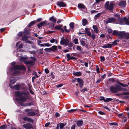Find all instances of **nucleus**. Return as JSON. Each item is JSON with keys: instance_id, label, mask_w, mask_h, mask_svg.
Masks as SVG:
<instances>
[{"instance_id": "39", "label": "nucleus", "mask_w": 129, "mask_h": 129, "mask_svg": "<svg viewBox=\"0 0 129 129\" xmlns=\"http://www.w3.org/2000/svg\"><path fill=\"white\" fill-rule=\"evenodd\" d=\"M44 50L47 52H51V48H46Z\"/></svg>"}, {"instance_id": "2", "label": "nucleus", "mask_w": 129, "mask_h": 129, "mask_svg": "<svg viewBox=\"0 0 129 129\" xmlns=\"http://www.w3.org/2000/svg\"><path fill=\"white\" fill-rule=\"evenodd\" d=\"M76 81L78 83L79 88H82L84 84V82L83 79L80 78H74L72 79V82L73 83H74Z\"/></svg>"}, {"instance_id": "26", "label": "nucleus", "mask_w": 129, "mask_h": 129, "mask_svg": "<svg viewBox=\"0 0 129 129\" xmlns=\"http://www.w3.org/2000/svg\"><path fill=\"white\" fill-rule=\"evenodd\" d=\"M117 83L120 85V86L122 87H126L128 85H127L122 83L120 82L119 81H117Z\"/></svg>"}, {"instance_id": "49", "label": "nucleus", "mask_w": 129, "mask_h": 129, "mask_svg": "<svg viewBox=\"0 0 129 129\" xmlns=\"http://www.w3.org/2000/svg\"><path fill=\"white\" fill-rule=\"evenodd\" d=\"M80 44L82 46H85L86 45L85 43V42L82 40L80 41Z\"/></svg>"}, {"instance_id": "16", "label": "nucleus", "mask_w": 129, "mask_h": 129, "mask_svg": "<svg viewBox=\"0 0 129 129\" xmlns=\"http://www.w3.org/2000/svg\"><path fill=\"white\" fill-rule=\"evenodd\" d=\"M76 124L78 126L80 127L82 125L83 123V121L82 120H79L76 122Z\"/></svg>"}, {"instance_id": "54", "label": "nucleus", "mask_w": 129, "mask_h": 129, "mask_svg": "<svg viewBox=\"0 0 129 129\" xmlns=\"http://www.w3.org/2000/svg\"><path fill=\"white\" fill-rule=\"evenodd\" d=\"M90 37H91L92 39L93 40H94L95 39V35L94 34H92L91 35V36H90Z\"/></svg>"}, {"instance_id": "50", "label": "nucleus", "mask_w": 129, "mask_h": 129, "mask_svg": "<svg viewBox=\"0 0 129 129\" xmlns=\"http://www.w3.org/2000/svg\"><path fill=\"white\" fill-rule=\"evenodd\" d=\"M73 41L75 44H78V40L77 39H74Z\"/></svg>"}, {"instance_id": "1", "label": "nucleus", "mask_w": 129, "mask_h": 129, "mask_svg": "<svg viewBox=\"0 0 129 129\" xmlns=\"http://www.w3.org/2000/svg\"><path fill=\"white\" fill-rule=\"evenodd\" d=\"M110 91L112 93H117L122 90V88L119 85L115 84V86H111L110 88Z\"/></svg>"}, {"instance_id": "48", "label": "nucleus", "mask_w": 129, "mask_h": 129, "mask_svg": "<svg viewBox=\"0 0 129 129\" xmlns=\"http://www.w3.org/2000/svg\"><path fill=\"white\" fill-rule=\"evenodd\" d=\"M107 48H110L112 47V44H108L106 45Z\"/></svg>"}, {"instance_id": "8", "label": "nucleus", "mask_w": 129, "mask_h": 129, "mask_svg": "<svg viewBox=\"0 0 129 129\" xmlns=\"http://www.w3.org/2000/svg\"><path fill=\"white\" fill-rule=\"evenodd\" d=\"M125 32L124 31H119L118 38L119 39H121L123 37L124 38Z\"/></svg>"}, {"instance_id": "52", "label": "nucleus", "mask_w": 129, "mask_h": 129, "mask_svg": "<svg viewBox=\"0 0 129 129\" xmlns=\"http://www.w3.org/2000/svg\"><path fill=\"white\" fill-rule=\"evenodd\" d=\"M96 73L98 74H99L100 73V72L99 70V68L98 67V66L97 65L96 66Z\"/></svg>"}, {"instance_id": "3", "label": "nucleus", "mask_w": 129, "mask_h": 129, "mask_svg": "<svg viewBox=\"0 0 129 129\" xmlns=\"http://www.w3.org/2000/svg\"><path fill=\"white\" fill-rule=\"evenodd\" d=\"M114 4L111 2L109 4V2H106L105 4V7L107 9L110 11L111 12H113L114 8Z\"/></svg>"}, {"instance_id": "63", "label": "nucleus", "mask_w": 129, "mask_h": 129, "mask_svg": "<svg viewBox=\"0 0 129 129\" xmlns=\"http://www.w3.org/2000/svg\"><path fill=\"white\" fill-rule=\"evenodd\" d=\"M114 16L115 17H117L118 18L119 17H120V15L119 14H114Z\"/></svg>"}, {"instance_id": "17", "label": "nucleus", "mask_w": 129, "mask_h": 129, "mask_svg": "<svg viewBox=\"0 0 129 129\" xmlns=\"http://www.w3.org/2000/svg\"><path fill=\"white\" fill-rule=\"evenodd\" d=\"M24 63L26 64L31 65L32 66L34 65L35 64V62H33L31 60L25 61Z\"/></svg>"}, {"instance_id": "53", "label": "nucleus", "mask_w": 129, "mask_h": 129, "mask_svg": "<svg viewBox=\"0 0 129 129\" xmlns=\"http://www.w3.org/2000/svg\"><path fill=\"white\" fill-rule=\"evenodd\" d=\"M65 45L66 46H68L69 43V40L67 39H66V41L65 42Z\"/></svg>"}, {"instance_id": "35", "label": "nucleus", "mask_w": 129, "mask_h": 129, "mask_svg": "<svg viewBox=\"0 0 129 129\" xmlns=\"http://www.w3.org/2000/svg\"><path fill=\"white\" fill-rule=\"evenodd\" d=\"M93 28L95 32L96 33H98V30L97 27L95 25H94L93 26Z\"/></svg>"}, {"instance_id": "23", "label": "nucleus", "mask_w": 129, "mask_h": 129, "mask_svg": "<svg viewBox=\"0 0 129 129\" xmlns=\"http://www.w3.org/2000/svg\"><path fill=\"white\" fill-rule=\"evenodd\" d=\"M67 124L66 122H63L59 123V128L60 129H62L64 126Z\"/></svg>"}, {"instance_id": "10", "label": "nucleus", "mask_w": 129, "mask_h": 129, "mask_svg": "<svg viewBox=\"0 0 129 129\" xmlns=\"http://www.w3.org/2000/svg\"><path fill=\"white\" fill-rule=\"evenodd\" d=\"M15 94L16 97H20L23 94H26V93L25 92H20V91H17L15 92Z\"/></svg>"}, {"instance_id": "38", "label": "nucleus", "mask_w": 129, "mask_h": 129, "mask_svg": "<svg viewBox=\"0 0 129 129\" xmlns=\"http://www.w3.org/2000/svg\"><path fill=\"white\" fill-rule=\"evenodd\" d=\"M113 100V99L112 98H107L105 99V102H108L112 101Z\"/></svg>"}, {"instance_id": "22", "label": "nucleus", "mask_w": 129, "mask_h": 129, "mask_svg": "<svg viewBox=\"0 0 129 129\" xmlns=\"http://www.w3.org/2000/svg\"><path fill=\"white\" fill-rule=\"evenodd\" d=\"M123 21L124 22H125V24L129 25V21L126 17H124Z\"/></svg>"}, {"instance_id": "4", "label": "nucleus", "mask_w": 129, "mask_h": 129, "mask_svg": "<svg viewBox=\"0 0 129 129\" xmlns=\"http://www.w3.org/2000/svg\"><path fill=\"white\" fill-rule=\"evenodd\" d=\"M12 68L14 71H15L16 70H25V68L24 66L19 65H18L13 66Z\"/></svg>"}, {"instance_id": "14", "label": "nucleus", "mask_w": 129, "mask_h": 129, "mask_svg": "<svg viewBox=\"0 0 129 129\" xmlns=\"http://www.w3.org/2000/svg\"><path fill=\"white\" fill-rule=\"evenodd\" d=\"M126 5V2L125 1H122L120 2L119 4V6L123 7H125Z\"/></svg>"}, {"instance_id": "42", "label": "nucleus", "mask_w": 129, "mask_h": 129, "mask_svg": "<svg viewBox=\"0 0 129 129\" xmlns=\"http://www.w3.org/2000/svg\"><path fill=\"white\" fill-rule=\"evenodd\" d=\"M124 38L127 39H129V33H125V36Z\"/></svg>"}, {"instance_id": "56", "label": "nucleus", "mask_w": 129, "mask_h": 129, "mask_svg": "<svg viewBox=\"0 0 129 129\" xmlns=\"http://www.w3.org/2000/svg\"><path fill=\"white\" fill-rule=\"evenodd\" d=\"M107 31L108 33L111 34L113 30L112 29L109 28L108 29Z\"/></svg>"}, {"instance_id": "29", "label": "nucleus", "mask_w": 129, "mask_h": 129, "mask_svg": "<svg viewBox=\"0 0 129 129\" xmlns=\"http://www.w3.org/2000/svg\"><path fill=\"white\" fill-rule=\"evenodd\" d=\"M35 21H32L29 23V24L27 25V26L29 27H31L32 25L35 24Z\"/></svg>"}, {"instance_id": "62", "label": "nucleus", "mask_w": 129, "mask_h": 129, "mask_svg": "<svg viewBox=\"0 0 129 129\" xmlns=\"http://www.w3.org/2000/svg\"><path fill=\"white\" fill-rule=\"evenodd\" d=\"M54 26V24L53 23H52L49 26L51 28H53Z\"/></svg>"}, {"instance_id": "57", "label": "nucleus", "mask_w": 129, "mask_h": 129, "mask_svg": "<svg viewBox=\"0 0 129 129\" xmlns=\"http://www.w3.org/2000/svg\"><path fill=\"white\" fill-rule=\"evenodd\" d=\"M19 104L22 106L24 107L26 106L25 104H24L21 102H19Z\"/></svg>"}, {"instance_id": "59", "label": "nucleus", "mask_w": 129, "mask_h": 129, "mask_svg": "<svg viewBox=\"0 0 129 129\" xmlns=\"http://www.w3.org/2000/svg\"><path fill=\"white\" fill-rule=\"evenodd\" d=\"M76 49L77 50L81 51V47L80 46H78L76 47Z\"/></svg>"}, {"instance_id": "60", "label": "nucleus", "mask_w": 129, "mask_h": 129, "mask_svg": "<svg viewBox=\"0 0 129 129\" xmlns=\"http://www.w3.org/2000/svg\"><path fill=\"white\" fill-rule=\"evenodd\" d=\"M118 43L115 41L114 40V41L112 43V45H117Z\"/></svg>"}, {"instance_id": "41", "label": "nucleus", "mask_w": 129, "mask_h": 129, "mask_svg": "<svg viewBox=\"0 0 129 129\" xmlns=\"http://www.w3.org/2000/svg\"><path fill=\"white\" fill-rule=\"evenodd\" d=\"M26 106H33L34 105V104L32 102H30L28 103H25Z\"/></svg>"}, {"instance_id": "30", "label": "nucleus", "mask_w": 129, "mask_h": 129, "mask_svg": "<svg viewBox=\"0 0 129 129\" xmlns=\"http://www.w3.org/2000/svg\"><path fill=\"white\" fill-rule=\"evenodd\" d=\"M109 81L113 82H116L117 83V81H119L118 80H116L115 78H110L109 79Z\"/></svg>"}, {"instance_id": "25", "label": "nucleus", "mask_w": 129, "mask_h": 129, "mask_svg": "<svg viewBox=\"0 0 129 129\" xmlns=\"http://www.w3.org/2000/svg\"><path fill=\"white\" fill-rule=\"evenodd\" d=\"M14 88L17 90H20V86L19 84H18L14 85Z\"/></svg>"}, {"instance_id": "28", "label": "nucleus", "mask_w": 129, "mask_h": 129, "mask_svg": "<svg viewBox=\"0 0 129 129\" xmlns=\"http://www.w3.org/2000/svg\"><path fill=\"white\" fill-rule=\"evenodd\" d=\"M63 38H61V40L60 41V44L61 45H65V42L66 41V39H63Z\"/></svg>"}, {"instance_id": "19", "label": "nucleus", "mask_w": 129, "mask_h": 129, "mask_svg": "<svg viewBox=\"0 0 129 129\" xmlns=\"http://www.w3.org/2000/svg\"><path fill=\"white\" fill-rule=\"evenodd\" d=\"M49 20L50 21L53 23H56V19L53 16H52L50 17Z\"/></svg>"}, {"instance_id": "43", "label": "nucleus", "mask_w": 129, "mask_h": 129, "mask_svg": "<svg viewBox=\"0 0 129 129\" xmlns=\"http://www.w3.org/2000/svg\"><path fill=\"white\" fill-rule=\"evenodd\" d=\"M25 33L27 35H30V30H25L24 31Z\"/></svg>"}, {"instance_id": "31", "label": "nucleus", "mask_w": 129, "mask_h": 129, "mask_svg": "<svg viewBox=\"0 0 129 129\" xmlns=\"http://www.w3.org/2000/svg\"><path fill=\"white\" fill-rule=\"evenodd\" d=\"M119 31L117 30H114L112 33V34L113 35V36H118V33Z\"/></svg>"}, {"instance_id": "5", "label": "nucleus", "mask_w": 129, "mask_h": 129, "mask_svg": "<svg viewBox=\"0 0 129 129\" xmlns=\"http://www.w3.org/2000/svg\"><path fill=\"white\" fill-rule=\"evenodd\" d=\"M49 23H47V22L46 20L42 22L39 23L37 25L38 27L39 28H40L41 27H42V26H45L48 25H49Z\"/></svg>"}, {"instance_id": "44", "label": "nucleus", "mask_w": 129, "mask_h": 129, "mask_svg": "<svg viewBox=\"0 0 129 129\" xmlns=\"http://www.w3.org/2000/svg\"><path fill=\"white\" fill-rule=\"evenodd\" d=\"M6 126L4 124L0 126V129H6Z\"/></svg>"}, {"instance_id": "64", "label": "nucleus", "mask_w": 129, "mask_h": 129, "mask_svg": "<svg viewBox=\"0 0 129 129\" xmlns=\"http://www.w3.org/2000/svg\"><path fill=\"white\" fill-rule=\"evenodd\" d=\"M21 60L22 61H24L26 59V58L24 57L21 56L20 57Z\"/></svg>"}, {"instance_id": "61", "label": "nucleus", "mask_w": 129, "mask_h": 129, "mask_svg": "<svg viewBox=\"0 0 129 129\" xmlns=\"http://www.w3.org/2000/svg\"><path fill=\"white\" fill-rule=\"evenodd\" d=\"M22 33L21 32H19L17 34V36L19 37H20L21 36H22Z\"/></svg>"}, {"instance_id": "32", "label": "nucleus", "mask_w": 129, "mask_h": 129, "mask_svg": "<svg viewBox=\"0 0 129 129\" xmlns=\"http://www.w3.org/2000/svg\"><path fill=\"white\" fill-rule=\"evenodd\" d=\"M51 48V51L53 52H54L57 50V47L55 45L52 46Z\"/></svg>"}, {"instance_id": "18", "label": "nucleus", "mask_w": 129, "mask_h": 129, "mask_svg": "<svg viewBox=\"0 0 129 129\" xmlns=\"http://www.w3.org/2000/svg\"><path fill=\"white\" fill-rule=\"evenodd\" d=\"M73 75L75 76H79L82 75V73L80 71L78 72H75L73 73Z\"/></svg>"}, {"instance_id": "20", "label": "nucleus", "mask_w": 129, "mask_h": 129, "mask_svg": "<svg viewBox=\"0 0 129 129\" xmlns=\"http://www.w3.org/2000/svg\"><path fill=\"white\" fill-rule=\"evenodd\" d=\"M28 38V36L26 35H24L22 36L21 38V40L23 41H26Z\"/></svg>"}, {"instance_id": "36", "label": "nucleus", "mask_w": 129, "mask_h": 129, "mask_svg": "<svg viewBox=\"0 0 129 129\" xmlns=\"http://www.w3.org/2000/svg\"><path fill=\"white\" fill-rule=\"evenodd\" d=\"M74 23L73 22H71L69 24L70 27L72 29H73L74 28Z\"/></svg>"}, {"instance_id": "6", "label": "nucleus", "mask_w": 129, "mask_h": 129, "mask_svg": "<svg viewBox=\"0 0 129 129\" xmlns=\"http://www.w3.org/2000/svg\"><path fill=\"white\" fill-rule=\"evenodd\" d=\"M23 126L26 129H33V126L29 123H26V124L23 125Z\"/></svg>"}, {"instance_id": "34", "label": "nucleus", "mask_w": 129, "mask_h": 129, "mask_svg": "<svg viewBox=\"0 0 129 129\" xmlns=\"http://www.w3.org/2000/svg\"><path fill=\"white\" fill-rule=\"evenodd\" d=\"M88 23V21L85 19H83L82 20V24L83 26L85 25Z\"/></svg>"}, {"instance_id": "58", "label": "nucleus", "mask_w": 129, "mask_h": 129, "mask_svg": "<svg viewBox=\"0 0 129 129\" xmlns=\"http://www.w3.org/2000/svg\"><path fill=\"white\" fill-rule=\"evenodd\" d=\"M66 56L67 58H68V59H67V61H68L70 60V58L69 57H70V54H67L66 55Z\"/></svg>"}, {"instance_id": "47", "label": "nucleus", "mask_w": 129, "mask_h": 129, "mask_svg": "<svg viewBox=\"0 0 129 129\" xmlns=\"http://www.w3.org/2000/svg\"><path fill=\"white\" fill-rule=\"evenodd\" d=\"M29 90L30 93L32 94H34V93L33 92L31 89L30 86L29 87Z\"/></svg>"}, {"instance_id": "40", "label": "nucleus", "mask_w": 129, "mask_h": 129, "mask_svg": "<svg viewBox=\"0 0 129 129\" xmlns=\"http://www.w3.org/2000/svg\"><path fill=\"white\" fill-rule=\"evenodd\" d=\"M100 58V60L101 62H103L105 60V58L104 56H101Z\"/></svg>"}, {"instance_id": "15", "label": "nucleus", "mask_w": 129, "mask_h": 129, "mask_svg": "<svg viewBox=\"0 0 129 129\" xmlns=\"http://www.w3.org/2000/svg\"><path fill=\"white\" fill-rule=\"evenodd\" d=\"M118 20L120 24L122 25L123 24L124 18H123L122 17H119L118 18Z\"/></svg>"}, {"instance_id": "11", "label": "nucleus", "mask_w": 129, "mask_h": 129, "mask_svg": "<svg viewBox=\"0 0 129 129\" xmlns=\"http://www.w3.org/2000/svg\"><path fill=\"white\" fill-rule=\"evenodd\" d=\"M63 25L61 24H59L55 26L54 27L55 29L60 30V31L62 33H64V31L63 28H61L62 26Z\"/></svg>"}, {"instance_id": "55", "label": "nucleus", "mask_w": 129, "mask_h": 129, "mask_svg": "<svg viewBox=\"0 0 129 129\" xmlns=\"http://www.w3.org/2000/svg\"><path fill=\"white\" fill-rule=\"evenodd\" d=\"M121 94L124 95H129V92H123L121 93Z\"/></svg>"}, {"instance_id": "21", "label": "nucleus", "mask_w": 129, "mask_h": 129, "mask_svg": "<svg viewBox=\"0 0 129 129\" xmlns=\"http://www.w3.org/2000/svg\"><path fill=\"white\" fill-rule=\"evenodd\" d=\"M78 7L80 8L85 9L86 7L84 4H79L78 5Z\"/></svg>"}, {"instance_id": "33", "label": "nucleus", "mask_w": 129, "mask_h": 129, "mask_svg": "<svg viewBox=\"0 0 129 129\" xmlns=\"http://www.w3.org/2000/svg\"><path fill=\"white\" fill-rule=\"evenodd\" d=\"M16 81V80L14 78H12L10 80V83L12 84H14Z\"/></svg>"}, {"instance_id": "12", "label": "nucleus", "mask_w": 129, "mask_h": 129, "mask_svg": "<svg viewBox=\"0 0 129 129\" xmlns=\"http://www.w3.org/2000/svg\"><path fill=\"white\" fill-rule=\"evenodd\" d=\"M23 120L24 121H26L28 122L33 123L34 122V120L33 119L30 117H24L23 118Z\"/></svg>"}, {"instance_id": "27", "label": "nucleus", "mask_w": 129, "mask_h": 129, "mask_svg": "<svg viewBox=\"0 0 129 129\" xmlns=\"http://www.w3.org/2000/svg\"><path fill=\"white\" fill-rule=\"evenodd\" d=\"M88 90L87 88L86 87H84L80 90V91L83 93H84L85 91H86Z\"/></svg>"}, {"instance_id": "51", "label": "nucleus", "mask_w": 129, "mask_h": 129, "mask_svg": "<svg viewBox=\"0 0 129 129\" xmlns=\"http://www.w3.org/2000/svg\"><path fill=\"white\" fill-rule=\"evenodd\" d=\"M103 81V79L102 80L101 79H98L96 81V83H97L98 84L100 83L101 81Z\"/></svg>"}, {"instance_id": "46", "label": "nucleus", "mask_w": 129, "mask_h": 129, "mask_svg": "<svg viewBox=\"0 0 129 129\" xmlns=\"http://www.w3.org/2000/svg\"><path fill=\"white\" fill-rule=\"evenodd\" d=\"M66 27H67L66 26H63V28H64L63 30L64 29V30L65 31V32H66L67 33H69L70 31L68 29H66Z\"/></svg>"}, {"instance_id": "24", "label": "nucleus", "mask_w": 129, "mask_h": 129, "mask_svg": "<svg viewBox=\"0 0 129 129\" xmlns=\"http://www.w3.org/2000/svg\"><path fill=\"white\" fill-rule=\"evenodd\" d=\"M35 114V113L33 111L27 113V115L28 116H34Z\"/></svg>"}, {"instance_id": "37", "label": "nucleus", "mask_w": 129, "mask_h": 129, "mask_svg": "<svg viewBox=\"0 0 129 129\" xmlns=\"http://www.w3.org/2000/svg\"><path fill=\"white\" fill-rule=\"evenodd\" d=\"M102 14V13H98L96 15H95L94 18V19L95 20L96 19L98 18Z\"/></svg>"}, {"instance_id": "45", "label": "nucleus", "mask_w": 129, "mask_h": 129, "mask_svg": "<svg viewBox=\"0 0 129 129\" xmlns=\"http://www.w3.org/2000/svg\"><path fill=\"white\" fill-rule=\"evenodd\" d=\"M109 124L110 125H116V126H118V124L116 122L109 123Z\"/></svg>"}, {"instance_id": "7", "label": "nucleus", "mask_w": 129, "mask_h": 129, "mask_svg": "<svg viewBox=\"0 0 129 129\" xmlns=\"http://www.w3.org/2000/svg\"><path fill=\"white\" fill-rule=\"evenodd\" d=\"M116 22V19L114 18L113 17H110L107 20L106 22V24H107L108 23H115Z\"/></svg>"}, {"instance_id": "9", "label": "nucleus", "mask_w": 129, "mask_h": 129, "mask_svg": "<svg viewBox=\"0 0 129 129\" xmlns=\"http://www.w3.org/2000/svg\"><path fill=\"white\" fill-rule=\"evenodd\" d=\"M56 3L57 5L60 7H65L67 6L66 3L63 2L58 1Z\"/></svg>"}, {"instance_id": "13", "label": "nucleus", "mask_w": 129, "mask_h": 129, "mask_svg": "<svg viewBox=\"0 0 129 129\" xmlns=\"http://www.w3.org/2000/svg\"><path fill=\"white\" fill-rule=\"evenodd\" d=\"M27 100V96H22L19 97V101L23 102H25Z\"/></svg>"}]
</instances>
